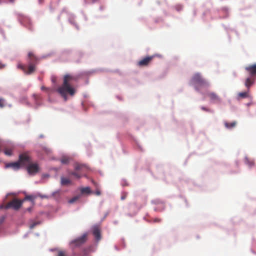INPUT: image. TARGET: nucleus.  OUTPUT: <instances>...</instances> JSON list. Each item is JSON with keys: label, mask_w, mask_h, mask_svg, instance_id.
Returning a JSON list of instances; mask_svg holds the SVG:
<instances>
[{"label": "nucleus", "mask_w": 256, "mask_h": 256, "mask_svg": "<svg viewBox=\"0 0 256 256\" xmlns=\"http://www.w3.org/2000/svg\"><path fill=\"white\" fill-rule=\"evenodd\" d=\"M74 80L75 78L70 74L65 75L62 85L56 90V92L64 98L65 101L67 100V94L70 96H74L75 94L74 88L70 85V82Z\"/></svg>", "instance_id": "nucleus-1"}, {"label": "nucleus", "mask_w": 256, "mask_h": 256, "mask_svg": "<svg viewBox=\"0 0 256 256\" xmlns=\"http://www.w3.org/2000/svg\"><path fill=\"white\" fill-rule=\"evenodd\" d=\"M38 61V58L32 52H29L28 58V67L26 68L22 64H18V67L26 74H30L35 72Z\"/></svg>", "instance_id": "nucleus-2"}, {"label": "nucleus", "mask_w": 256, "mask_h": 256, "mask_svg": "<svg viewBox=\"0 0 256 256\" xmlns=\"http://www.w3.org/2000/svg\"><path fill=\"white\" fill-rule=\"evenodd\" d=\"M191 82L196 90H199L201 88L208 86L209 85L208 82L198 73L193 76Z\"/></svg>", "instance_id": "nucleus-3"}, {"label": "nucleus", "mask_w": 256, "mask_h": 256, "mask_svg": "<svg viewBox=\"0 0 256 256\" xmlns=\"http://www.w3.org/2000/svg\"><path fill=\"white\" fill-rule=\"evenodd\" d=\"M21 166H27L32 162V158L28 152L20 154L18 156V160Z\"/></svg>", "instance_id": "nucleus-4"}, {"label": "nucleus", "mask_w": 256, "mask_h": 256, "mask_svg": "<svg viewBox=\"0 0 256 256\" xmlns=\"http://www.w3.org/2000/svg\"><path fill=\"white\" fill-rule=\"evenodd\" d=\"M26 170L30 174L35 175L40 171V167L37 162H32L26 166Z\"/></svg>", "instance_id": "nucleus-5"}, {"label": "nucleus", "mask_w": 256, "mask_h": 256, "mask_svg": "<svg viewBox=\"0 0 256 256\" xmlns=\"http://www.w3.org/2000/svg\"><path fill=\"white\" fill-rule=\"evenodd\" d=\"M23 200H19L16 198H14L6 206V208H12L15 210H18L22 206Z\"/></svg>", "instance_id": "nucleus-6"}, {"label": "nucleus", "mask_w": 256, "mask_h": 256, "mask_svg": "<svg viewBox=\"0 0 256 256\" xmlns=\"http://www.w3.org/2000/svg\"><path fill=\"white\" fill-rule=\"evenodd\" d=\"M87 236L88 234H84L80 237L72 240L71 242V244L74 245V247L80 246L86 241Z\"/></svg>", "instance_id": "nucleus-7"}, {"label": "nucleus", "mask_w": 256, "mask_h": 256, "mask_svg": "<svg viewBox=\"0 0 256 256\" xmlns=\"http://www.w3.org/2000/svg\"><path fill=\"white\" fill-rule=\"evenodd\" d=\"M154 58V56H148L143 58L138 62V64L140 66H148Z\"/></svg>", "instance_id": "nucleus-8"}, {"label": "nucleus", "mask_w": 256, "mask_h": 256, "mask_svg": "<svg viewBox=\"0 0 256 256\" xmlns=\"http://www.w3.org/2000/svg\"><path fill=\"white\" fill-rule=\"evenodd\" d=\"M245 70L250 74V76L256 77V64L246 66Z\"/></svg>", "instance_id": "nucleus-9"}, {"label": "nucleus", "mask_w": 256, "mask_h": 256, "mask_svg": "<svg viewBox=\"0 0 256 256\" xmlns=\"http://www.w3.org/2000/svg\"><path fill=\"white\" fill-rule=\"evenodd\" d=\"M208 96L209 97L211 102L212 103H220L221 102L220 98L215 92H209L208 94Z\"/></svg>", "instance_id": "nucleus-10"}, {"label": "nucleus", "mask_w": 256, "mask_h": 256, "mask_svg": "<svg viewBox=\"0 0 256 256\" xmlns=\"http://www.w3.org/2000/svg\"><path fill=\"white\" fill-rule=\"evenodd\" d=\"M92 234L96 241H99L101 239L100 230L98 226H95L92 228Z\"/></svg>", "instance_id": "nucleus-11"}, {"label": "nucleus", "mask_w": 256, "mask_h": 256, "mask_svg": "<svg viewBox=\"0 0 256 256\" xmlns=\"http://www.w3.org/2000/svg\"><path fill=\"white\" fill-rule=\"evenodd\" d=\"M256 78L252 76L248 77L246 78L244 85L248 90H250V87L254 83Z\"/></svg>", "instance_id": "nucleus-12"}, {"label": "nucleus", "mask_w": 256, "mask_h": 256, "mask_svg": "<svg viewBox=\"0 0 256 256\" xmlns=\"http://www.w3.org/2000/svg\"><path fill=\"white\" fill-rule=\"evenodd\" d=\"M21 165L18 161L14 162L8 163L6 164V168H11L14 170H18L20 168Z\"/></svg>", "instance_id": "nucleus-13"}, {"label": "nucleus", "mask_w": 256, "mask_h": 256, "mask_svg": "<svg viewBox=\"0 0 256 256\" xmlns=\"http://www.w3.org/2000/svg\"><path fill=\"white\" fill-rule=\"evenodd\" d=\"M74 169L77 172H84L87 170L86 166L76 163L74 165Z\"/></svg>", "instance_id": "nucleus-14"}, {"label": "nucleus", "mask_w": 256, "mask_h": 256, "mask_svg": "<svg viewBox=\"0 0 256 256\" xmlns=\"http://www.w3.org/2000/svg\"><path fill=\"white\" fill-rule=\"evenodd\" d=\"M50 198H53L56 201H59L61 198V191L58 190L52 193V195L50 196Z\"/></svg>", "instance_id": "nucleus-15"}, {"label": "nucleus", "mask_w": 256, "mask_h": 256, "mask_svg": "<svg viewBox=\"0 0 256 256\" xmlns=\"http://www.w3.org/2000/svg\"><path fill=\"white\" fill-rule=\"evenodd\" d=\"M236 124V122L234 121L232 122H224V126L228 129H231L235 127Z\"/></svg>", "instance_id": "nucleus-16"}, {"label": "nucleus", "mask_w": 256, "mask_h": 256, "mask_svg": "<svg viewBox=\"0 0 256 256\" xmlns=\"http://www.w3.org/2000/svg\"><path fill=\"white\" fill-rule=\"evenodd\" d=\"M60 184L62 186H67L71 183L70 179L64 177H61Z\"/></svg>", "instance_id": "nucleus-17"}, {"label": "nucleus", "mask_w": 256, "mask_h": 256, "mask_svg": "<svg viewBox=\"0 0 256 256\" xmlns=\"http://www.w3.org/2000/svg\"><path fill=\"white\" fill-rule=\"evenodd\" d=\"M70 158L68 156H62L60 159V161L61 163L62 164H68L70 162Z\"/></svg>", "instance_id": "nucleus-18"}, {"label": "nucleus", "mask_w": 256, "mask_h": 256, "mask_svg": "<svg viewBox=\"0 0 256 256\" xmlns=\"http://www.w3.org/2000/svg\"><path fill=\"white\" fill-rule=\"evenodd\" d=\"M249 90L244 92H241L238 94V96L240 98H246L249 96Z\"/></svg>", "instance_id": "nucleus-19"}, {"label": "nucleus", "mask_w": 256, "mask_h": 256, "mask_svg": "<svg viewBox=\"0 0 256 256\" xmlns=\"http://www.w3.org/2000/svg\"><path fill=\"white\" fill-rule=\"evenodd\" d=\"M82 194H90V189L89 187H86L82 188L80 190Z\"/></svg>", "instance_id": "nucleus-20"}, {"label": "nucleus", "mask_w": 256, "mask_h": 256, "mask_svg": "<svg viewBox=\"0 0 256 256\" xmlns=\"http://www.w3.org/2000/svg\"><path fill=\"white\" fill-rule=\"evenodd\" d=\"M245 162L248 165L250 166H252L254 164V162L252 160H250L248 158H245Z\"/></svg>", "instance_id": "nucleus-21"}, {"label": "nucleus", "mask_w": 256, "mask_h": 256, "mask_svg": "<svg viewBox=\"0 0 256 256\" xmlns=\"http://www.w3.org/2000/svg\"><path fill=\"white\" fill-rule=\"evenodd\" d=\"M70 175L74 176L76 178H79L81 177V175L78 172H70L69 174Z\"/></svg>", "instance_id": "nucleus-22"}, {"label": "nucleus", "mask_w": 256, "mask_h": 256, "mask_svg": "<svg viewBox=\"0 0 256 256\" xmlns=\"http://www.w3.org/2000/svg\"><path fill=\"white\" fill-rule=\"evenodd\" d=\"M80 198V196H74V197L73 198H71L69 201V203L70 204H72L74 202H76L77 200H78V198Z\"/></svg>", "instance_id": "nucleus-23"}, {"label": "nucleus", "mask_w": 256, "mask_h": 256, "mask_svg": "<svg viewBox=\"0 0 256 256\" xmlns=\"http://www.w3.org/2000/svg\"><path fill=\"white\" fill-rule=\"evenodd\" d=\"M5 106V100L0 98V108H2Z\"/></svg>", "instance_id": "nucleus-24"}, {"label": "nucleus", "mask_w": 256, "mask_h": 256, "mask_svg": "<svg viewBox=\"0 0 256 256\" xmlns=\"http://www.w3.org/2000/svg\"><path fill=\"white\" fill-rule=\"evenodd\" d=\"M4 154L7 156H11L12 154V150L10 149H6L4 150Z\"/></svg>", "instance_id": "nucleus-25"}, {"label": "nucleus", "mask_w": 256, "mask_h": 256, "mask_svg": "<svg viewBox=\"0 0 256 256\" xmlns=\"http://www.w3.org/2000/svg\"><path fill=\"white\" fill-rule=\"evenodd\" d=\"M39 224L38 222H34L32 224H31L30 226V229L34 228L36 225Z\"/></svg>", "instance_id": "nucleus-26"}, {"label": "nucleus", "mask_w": 256, "mask_h": 256, "mask_svg": "<svg viewBox=\"0 0 256 256\" xmlns=\"http://www.w3.org/2000/svg\"><path fill=\"white\" fill-rule=\"evenodd\" d=\"M41 90H45L46 91V92H48L49 91H50V88H46L44 86H42L41 87Z\"/></svg>", "instance_id": "nucleus-27"}, {"label": "nucleus", "mask_w": 256, "mask_h": 256, "mask_svg": "<svg viewBox=\"0 0 256 256\" xmlns=\"http://www.w3.org/2000/svg\"><path fill=\"white\" fill-rule=\"evenodd\" d=\"M202 110H204V111H206V112H211L212 110L206 107H204V106H202L201 108Z\"/></svg>", "instance_id": "nucleus-28"}, {"label": "nucleus", "mask_w": 256, "mask_h": 256, "mask_svg": "<svg viewBox=\"0 0 256 256\" xmlns=\"http://www.w3.org/2000/svg\"><path fill=\"white\" fill-rule=\"evenodd\" d=\"M40 196L42 198H50V196H48L46 195H40Z\"/></svg>", "instance_id": "nucleus-29"}, {"label": "nucleus", "mask_w": 256, "mask_h": 256, "mask_svg": "<svg viewBox=\"0 0 256 256\" xmlns=\"http://www.w3.org/2000/svg\"><path fill=\"white\" fill-rule=\"evenodd\" d=\"M58 256H66L65 253L64 252H60Z\"/></svg>", "instance_id": "nucleus-30"}, {"label": "nucleus", "mask_w": 256, "mask_h": 256, "mask_svg": "<svg viewBox=\"0 0 256 256\" xmlns=\"http://www.w3.org/2000/svg\"><path fill=\"white\" fill-rule=\"evenodd\" d=\"M5 219V217L4 216H2L0 218V224H2L3 222L4 221Z\"/></svg>", "instance_id": "nucleus-31"}, {"label": "nucleus", "mask_w": 256, "mask_h": 256, "mask_svg": "<svg viewBox=\"0 0 256 256\" xmlns=\"http://www.w3.org/2000/svg\"><path fill=\"white\" fill-rule=\"evenodd\" d=\"M154 222H160L161 219L158 218H156L154 220Z\"/></svg>", "instance_id": "nucleus-32"}, {"label": "nucleus", "mask_w": 256, "mask_h": 256, "mask_svg": "<svg viewBox=\"0 0 256 256\" xmlns=\"http://www.w3.org/2000/svg\"><path fill=\"white\" fill-rule=\"evenodd\" d=\"M33 96L36 100L40 98V96L38 95L35 94L33 95Z\"/></svg>", "instance_id": "nucleus-33"}, {"label": "nucleus", "mask_w": 256, "mask_h": 256, "mask_svg": "<svg viewBox=\"0 0 256 256\" xmlns=\"http://www.w3.org/2000/svg\"><path fill=\"white\" fill-rule=\"evenodd\" d=\"M52 82H54V83L56 82V78L55 77H54V76H52Z\"/></svg>", "instance_id": "nucleus-34"}, {"label": "nucleus", "mask_w": 256, "mask_h": 256, "mask_svg": "<svg viewBox=\"0 0 256 256\" xmlns=\"http://www.w3.org/2000/svg\"><path fill=\"white\" fill-rule=\"evenodd\" d=\"M26 200H30L31 199V196H27L25 198Z\"/></svg>", "instance_id": "nucleus-35"}, {"label": "nucleus", "mask_w": 256, "mask_h": 256, "mask_svg": "<svg viewBox=\"0 0 256 256\" xmlns=\"http://www.w3.org/2000/svg\"><path fill=\"white\" fill-rule=\"evenodd\" d=\"M96 195L98 196H99L100 194V190H97L96 192Z\"/></svg>", "instance_id": "nucleus-36"}, {"label": "nucleus", "mask_w": 256, "mask_h": 256, "mask_svg": "<svg viewBox=\"0 0 256 256\" xmlns=\"http://www.w3.org/2000/svg\"><path fill=\"white\" fill-rule=\"evenodd\" d=\"M44 2V0H38V2L40 4H43Z\"/></svg>", "instance_id": "nucleus-37"}, {"label": "nucleus", "mask_w": 256, "mask_h": 256, "mask_svg": "<svg viewBox=\"0 0 256 256\" xmlns=\"http://www.w3.org/2000/svg\"><path fill=\"white\" fill-rule=\"evenodd\" d=\"M4 66V65L2 64V63L0 62V68H2Z\"/></svg>", "instance_id": "nucleus-38"}, {"label": "nucleus", "mask_w": 256, "mask_h": 256, "mask_svg": "<svg viewBox=\"0 0 256 256\" xmlns=\"http://www.w3.org/2000/svg\"><path fill=\"white\" fill-rule=\"evenodd\" d=\"M87 254V250H84V256H86Z\"/></svg>", "instance_id": "nucleus-39"}, {"label": "nucleus", "mask_w": 256, "mask_h": 256, "mask_svg": "<svg viewBox=\"0 0 256 256\" xmlns=\"http://www.w3.org/2000/svg\"><path fill=\"white\" fill-rule=\"evenodd\" d=\"M10 2L14 3L15 2V0H8Z\"/></svg>", "instance_id": "nucleus-40"}, {"label": "nucleus", "mask_w": 256, "mask_h": 256, "mask_svg": "<svg viewBox=\"0 0 256 256\" xmlns=\"http://www.w3.org/2000/svg\"><path fill=\"white\" fill-rule=\"evenodd\" d=\"M125 198L126 197L124 196H122V199L124 200Z\"/></svg>", "instance_id": "nucleus-41"}, {"label": "nucleus", "mask_w": 256, "mask_h": 256, "mask_svg": "<svg viewBox=\"0 0 256 256\" xmlns=\"http://www.w3.org/2000/svg\"><path fill=\"white\" fill-rule=\"evenodd\" d=\"M92 2H96L97 0H91Z\"/></svg>", "instance_id": "nucleus-42"}, {"label": "nucleus", "mask_w": 256, "mask_h": 256, "mask_svg": "<svg viewBox=\"0 0 256 256\" xmlns=\"http://www.w3.org/2000/svg\"><path fill=\"white\" fill-rule=\"evenodd\" d=\"M2 2V0H0V4H1Z\"/></svg>", "instance_id": "nucleus-43"}]
</instances>
